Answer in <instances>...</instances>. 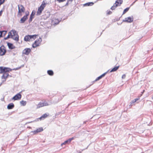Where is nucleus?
Returning a JSON list of instances; mask_svg holds the SVG:
<instances>
[{"label": "nucleus", "mask_w": 153, "mask_h": 153, "mask_svg": "<svg viewBox=\"0 0 153 153\" xmlns=\"http://www.w3.org/2000/svg\"><path fill=\"white\" fill-rule=\"evenodd\" d=\"M137 1V0H135V1H134V3H135V1Z\"/></svg>", "instance_id": "3c124183"}, {"label": "nucleus", "mask_w": 153, "mask_h": 153, "mask_svg": "<svg viewBox=\"0 0 153 153\" xmlns=\"http://www.w3.org/2000/svg\"><path fill=\"white\" fill-rule=\"evenodd\" d=\"M1 36L2 37H4L5 36V35L7 33V31L5 30H3L1 31Z\"/></svg>", "instance_id": "4be33fe9"}, {"label": "nucleus", "mask_w": 153, "mask_h": 153, "mask_svg": "<svg viewBox=\"0 0 153 153\" xmlns=\"http://www.w3.org/2000/svg\"><path fill=\"white\" fill-rule=\"evenodd\" d=\"M114 67H119V66H115Z\"/></svg>", "instance_id": "09e8293b"}, {"label": "nucleus", "mask_w": 153, "mask_h": 153, "mask_svg": "<svg viewBox=\"0 0 153 153\" xmlns=\"http://www.w3.org/2000/svg\"><path fill=\"white\" fill-rule=\"evenodd\" d=\"M29 15V13L28 11L26 12L25 15L20 20V23H24L28 19V16Z\"/></svg>", "instance_id": "423d86ee"}, {"label": "nucleus", "mask_w": 153, "mask_h": 153, "mask_svg": "<svg viewBox=\"0 0 153 153\" xmlns=\"http://www.w3.org/2000/svg\"><path fill=\"white\" fill-rule=\"evenodd\" d=\"M95 81V80H94V81H93L92 82H91V85H90L88 87H87V88H88V87H89L90 86H91V85H93V84L94 83V82H95L96 81Z\"/></svg>", "instance_id": "473e14b6"}, {"label": "nucleus", "mask_w": 153, "mask_h": 153, "mask_svg": "<svg viewBox=\"0 0 153 153\" xmlns=\"http://www.w3.org/2000/svg\"><path fill=\"white\" fill-rule=\"evenodd\" d=\"M26 102L24 100H22L20 102V103L22 106H24L26 104Z\"/></svg>", "instance_id": "412c9836"}, {"label": "nucleus", "mask_w": 153, "mask_h": 153, "mask_svg": "<svg viewBox=\"0 0 153 153\" xmlns=\"http://www.w3.org/2000/svg\"><path fill=\"white\" fill-rule=\"evenodd\" d=\"M1 31H0V38H1V37H2V36H1Z\"/></svg>", "instance_id": "49530a36"}, {"label": "nucleus", "mask_w": 153, "mask_h": 153, "mask_svg": "<svg viewBox=\"0 0 153 153\" xmlns=\"http://www.w3.org/2000/svg\"><path fill=\"white\" fill-rule=\"evenodd\" d=\"M18 15L20 16H22V13L24 12L25 10V7L22 5H18Z\"/></svg>", "instance_id": "39448f33"}, {"label": "nucleus", "mask_w": 153, "mask_h": 153, "mask_svg": "<svg viewBox=\"0 0 153 153\" xmlns=\"http://www.w3.org/2000/svg\"><path fill=\"white\" fill-rule=\"evenodd\" d=\"M35 14V12L34 10L33 11L30 15V17L28 20V22L29 23L30 22L32 21V19L34 18Z\"/></svg>", "instance_id": "ddd939ff"}, {"label": "nucleus", "mask_w": 153, "mask_h": 153, "mask_svg": "<svg viewBox=\"0 0 153 153\" xmlns=\"http://www.w3.org/2000/svg\"><path fill=\"white\" fill-rule=\"evenodd\" d=\"M90 121V120H86L85 121H84L83 124H86V122H88Z\"/></svg>", "instance_id": "e433bc0d"}, {"label": "nucleus", "mask_w": 153, "mask_h": 153, "mask_svg": "<svg viewBox=\"0 0 153 153\" xmlns=\"http://www.w3.org/2000/svg\"><path fill=\"white\" fill-rule=\"evenodd\" d=\"M112 12L111 11H109L108 13V14H110Z\"/></svg>", "instance_id": "c03bdc74"}, {"label": "nucleus", "mask_w": 153, "mask_h": 153, "mask_svg": "<svg viewBox=\"0 0 153 153\" xmlns=\"http://www.w3.org/2000/svg\"><path fill=\"white\" fill-rule=\"evenodd\" d=\"M139 99V98H138L135 99H134V102H136L137 100Z\"/></svg>", "instance_id": "79ce46f5"}, {"label": "nucleus", "mask_w": 153, "mask_h": 153, "mask_svg": "<svg viewBox=\"0 0 153 153\" xmlns=\"http://www.w3.org/2000/svg\"><path fill=\"white\" fill-rule=\"evenodd\" d=\"M49 114H45L43 115H42L40 117L36 119V120H35L34 121H31L29 123H31L33 122L34 121H37L39 120H44L45 118L47 117L48 115Z\"/></svg>", "instance_id": "0eeeda50"}, {"label": "nucleus", "mask_w": 153, "mask_h": 153, "mask_svg": "<svg viewBox=\"0 0 153 153\" xmlns=\"http://www.w3.org/2000/svg\"><path fill=\"white\" fill-rule=\"evenodd\" d=\"M71 104V103H69L68 104V106H67V107H68V106H69Z\"/></svg>", "instance_id": "de8ad7c7"}, {"label": "nucleus", "mask_w": 153, "mask_h": 153, "mask_svg": "<svg viewBox=\"0 0 153 153\" xmlns=\"http://www.w3.org/2000/svg\"><path fill=\"white\" fill-rule=\"evenodd\" d=\"M36 41H37V42L40 44L41 42L42 41V39L40 37L38 39L36 40Z\"/></svg>", "instance_id": "7c9ffc66"}, {"label": "nucleus", "mask_w": 153, "mask_h": 153, "mask_svg": "<svg viewBox=\"0 0 153 153\" xmlns=\"http://www.w3.org/2000/svg\"><path fill=\"white\" fill-rule=\"evenodd\" d=\"M37 131H36V130H34V131H32L30 132V134L31 135H33L34 134H36L37 133Z\"/></svg>", "instance_id": "a878e982"}, {"label": "nucleus", "mask_w": 153, "mask_h": 153, "mask_svg": "<svg viewBox=\"0 0 153 153\" xmlns=\"http://www.w3.org/2000/svg\"><path fill=\"white\" fill-rule=\"evenodd\" d=\"M21 92H22L16 94L12 98V99L14 100H18L20 99L22 97V95L20 94Z\"/></svg>", "instance_id": "1a4fd4ad"}, {"label": "nucleus", "mask_w": 153, "mask_h": 153, "mask_svg": "<svg viewBox=\"0 0 153 153\" xmlns=\"http://www.w3.org/2000/svg\"><path fill=\"white\" fill-rule=\"evenodd\" d=\"M2 13V11L1 10L0 11V16L1 15Z\"/></svg>", "instance_id": "a18cd8bd"}, {"label": "nucleus", "mask_w": 153, "mask_h": 153, "mask_svg": "<svg viewBox=\"0 0 153 153\" xmlns=\"http://www.w3.org/2000/svg\"><path fill=\"white\" fill-rule=\"evenodd\" d=\"M21 68H16L13 69H11L9 68H0V73L3 74L1 78L2 79H7L9 76L8 72L12 70H17Z\"/></svg>", "instance_id": "f257e3e1"}, {"label": "nucleus", "mask_w": 153, "mask_h": 153, "mask_svg": "<svg viewBox=\"0 0 153 153\" xmlns=\"http://www.w3.org/2000/svg\"><path fill=\"white\" fill-rule=\"evenodd\" d=\"M31 51V50L29 48H26L23 51V53L26 55H28Z\"/></svg>", "instance_id": "9b49d317"}, {"label": "nucleus", "mask_w": 153, "mask_h": 153, "mask_svg": "<svg viewBox=\"0 0 153 153\" xmlns=\"http://www.w3.org/2000/svg\"><path fill=\"white\" fill-rule=\"evenodd\" d=\"M14 107V105L13 103H9L7 106V108L8 109H11Z\"/></svg>", "instance_id": "2eb2a0df"}, {"label": "nucleus", "mask_w": 153, "mask_h": 153, "mask_svg": "<svg viewBox=\"0 0 153 153\" xmlns=\"http://www.w3.org/2000/svg\"><path fill=\"white\" fill-rule=\"evenodd\" d=\"M134 103V100H133L131 102V104L129 105V108H130L132 105V104Z\"/></svg>", "instance_id": "2f4dec72"}, {"label": "nucleus", "mask_w": 153, "mask_h": 153, "mask_svg": "<svg viewBox=\"0 0 153 153\" xmlns=\"http://www.w3.org/2000/svg\"><path fill=\"white\" fill-rule=\"evenodd\" d=\"M43 106H46L49 105L48 103L46 101L44 102L43 103Z\"/></svg>", "instance_id": "c756f323"}, {"label": "nucleus", "mask_w": 153, "mask_h": 153, "mask_svg": "<svg viewBox=\"0 0 153 153\" xmlns=\"http://www.w3.org/2000/svg\"><path fill=\"white\" fill-rule=\"evenodd\" d=\"M61 20H59L57 19H53L52 22V23L53 25H56L58 24Z\"/></svg>", "instance_id": "4468645a"}, {"label": "nucleus", "mask_w": 153, "mask_h": 153, "mask_svg": "<svg viewBox=\"0 0 153 153\" xmlns=\"http://www.w3.org/2000/svg\"><path fill=\"white\" fill-rule=\"evenodd\" d=\"M74 137H72V138H70L68 139L69 140V141L70 142H71L72 140L74 139Z\"/></svg>", "instance_id": "c9c22d12"}, {"label": "nucleus", "mask_w": 153, "mask_h": 153, "mask_svg": "<svg viewBox=\"0 0 153 153\" xmlns=\"http://www.w3.org/2000/svg\"><path fill=\"white\" fill-rule=\"evenodd\" d=\"M94 4L93 2H89L85 4V5L86 6H92Z\"/></svg>", "instance_id": "c85d7f7f"}, {"label": "nucleus", "mask_w": 153, "mask_h": 153, "mask_svg": "<svg viewBox=\"0 0 153 153\" xmlns=\"http://www.w3.org/2000/svg\"><path fill=\"white\" fill-rule=\"evenodd\" d=\"M48 74L51 76L53 75L54 74L53 71L52 70H48L47 71Z\"/></svg>", "instance_id": "aec40b11"}, {"label": "nucleus", "mask_w": 153, "mask_h": 153, "mask_svg": "<svg viewBox=\"0 0 153 153\" xmlns=\"http://www.w3.org/2000/svg\"><path fill=\"white\" fill-rule=\"evenodd\" d=\"M6 52V50L5 47L4 45L1 46L0 47V55H4Z\"/></svg>", "instance_id": "6e6552de"}, {"label": "nucleus", "mask_w": 153, "mask_h": 153, "mask_svg": "<svg viewBox=\"0 0 153 153\" xmlns=\"http://www.w3.org/2000/svg\"><path fill=\"white\" fill-rule=\"evenodd\" d=\"M152 99H153V96L152 97Z\"/></svg>", "instance_id": "864d4df0"}, {"label": "nucleus", "mask_w": 153, "mask_h": 153, "mask_svg": "<svg viewBox=\"0 0 153 153\" xmlns=\"http://www.w3.org/2000/svg\"><path fill=\"white\" fill-rule=\"evenodd\" d=\"M133 21V17H128L127 18H126L124 19L123 20V22L128 23H131Z\"/></svg>", "instance_id": "9d476101"}, {"label": "nucleus", "mask_w": 153, "mask_h": 153, "mask_svg": "<svg viewBox=\"0 0 153 153\" xmlns=\"http://www.w3.org/2000/svg\"><path fill=\"white\" fill-rule=\"evenodd\" d=\"M7 45L9 48L11 49H14L15 48V47L13 46V45L10 43H8Z\"/></svg>", "instance_id": "dca6fc26"}, {"label": "nucleus", "mask_w": 153, "mask_h": 153, "mask_svg": "<svg viewBox=\"0 0 153 153\" xmlns=\"http://www.w3.org/2000/svg\"><path fill=\"white\" fill-rule=\"evenodd\" d=\"M70 142L69 141V140L68 139L66 140L65 141L64 143L61 144V145H65L66 144H69Z\"/></svg>", "instance_id": "bb28decb"}, {"label": "nucleus", "mask_w": 153, "mask_h": 153, "mask_svg": "<svg viewBox=\"0 0 153 153\" xmlns=\"http://www.w3.org/2000/svg\"><path fill=\"white\" fill-rule=\"evenodd\" d=\"M4 80H3L1 82V84H2L4 82H5L6 80V79H4Z\"/></svg>", "instance_id": "4c0bfd02"}, {"label": "nucleus", "mask_w": 153, "mask_h": 153, "mask_svg": "<svg viewBox=\"0 0 153 153\" xmlns=\"http://www.w3.org/2000/svg\"><path fill=\"white\" fill-rule=\"evenodd\" d=\"M11 31L13 32V35H12V33H11V32H9L8 35L10 36V37H12V36H15L16 33V31L15 30H12Z\"/></svg>", "instance_id": "f3484780"}, {"label": "nucleus", "mask_w": 153, "mask_h": 153, "mask_svg": "<svg viewBox=\"0 0 153 153\" xmlns=\"http://www.w3.org/2000/svg\"><path fill=\"white\" fill-rule=\"evenodd\" d=\"M59 3H61L65 1L66 0H56Z\"/></svg>", "instance_id": "72a5a7b5"}, {"label": "nucleus", "mask_w": 153, "mask_h": 153, "mask_svg": "<svg viewBox=\"0 0 153 153\" xmlns=\"http://www.w3.org/2000/svg\"><path fill=\"white\" fill-rule=\"evenodd\" d=\"M126 75L125 74H123L122 76V79H125L126 78Z\"/></svg>", "instance_id": "58836bf2"}, {"label": "nucleus", "mask_w": 153, "mask_h": 153, "mask_svg": "<svg viewBox=\"0 0 153 153\" xmlns=\"http://www.w3.org/2000/svg\"><path fill=\"white\" fill-rule=\"evenodd\" d=\"M123 3V0H117L113 5L111 7V9L112 10H114L117 7L120 6Z\"/></svg>", "instance_id": "7ed1b4c3"}, {"label": "nucleus", "mask_w": 153, "mask_h": 153, "mask_svg": "<svg viewBox=\"0 0 153 153\" xmlns=\"http://www.w3.org/2000/svg\"><path fill=\"white\" fill-rule=\"evenodd\" d=\"M129 7H127L123 11V15L125 14L126 12H127L129 10Z\"/></svg>", "instance_id": "cd10ccee"}, {"label": "nucleus", "mask_w": 153, "mask_h": 153, "mask_svg": "<svg viewBox=\"0 0 153 153\" xmlns=\"http://www.w3.org/2000/svg\"><path fill=\"white\" fill-rule=\"evenodd\" d=\"M68 1V2H72L73 1V0H68L67 1Z\"/></svg>", "instance_id": "37998d69"}, {"label": "nucleus", "mask_w": 153, "mask_h": 153, "mask_svg": "<svg viewBox=\"0 0 153 153\" xmlns=\"http://www.w3.org/2000/svg\"><path fill=\"white\" fill-rule=\"evenodd\" d=\"M37 41H35L34 43L32 45V47L33 48H35L36 47L38 46L39 45V44L37 42Z\"/></svg>", "instance_id": "a211bd4d"}, {"label": "nucleus", "mask_w": 153, "mask_h": 153, "mask_svg": "<svg viewBox=\"0 0 153 153\" xmlns=\"http://www.w3.org/2000/svg\"><path fill=\"white\" fill-rule=\"evenodd\" d=\"M5 1V0H0V4H2Z\"/></svg>", "instance_id": "f704fd0d"}, {"label": "nucleus", "mask_w": 153, "mask_h": 153, "mask_svg": "<svg viewBox=\"0 0 153 153\" xmlns=\"http://www.w3.org/2000/svg\"><path fill=\"white\" fill-rule=\"evenodd\" d=\"M43 106V103H42L41 102H39V104H38L37 106V108H40L41 107Z\"/></svg>", "instance_id": "5701e85b"}, {"label": "nucleus", "mask_w": 153, "mask_h": 153, "mask_svg": "<svg viewBox=\"0 0 153 153\" xmlns=\"http://www.w3.org/2000/svg\"><path fill=\"white\" fill-rule=\"evenodd\" d=\"M10 38V36L8 35L6 37L4 38V39L5 40H7L8 39V38Z\"/></svg>", "instance_id": "ea45409f"}, {"label": "nucleus", "mask_w": 153, "mask_h": 153, "mask_svg": "<svg viewBox=\"0 0 153 153\" xmlns=\"http://www.w3.org/2000/svg\"><path fill=\"white\" fill-rule=\"evenodd\" d=\"M16 37H14V36L10 37L12 39H13L14 40H15L18 41L19 40V36L18 34H16Z\"/></svg>", "instance_id": "6ab92c4d"}, {"label": "nucleus", "mask_w": 153, "mask_h": 153, "mask_svg": "<svg viewBox=\"0 0 153 153\" xmlns=\"http://www.w3.org/2000/svg\"><path fill=\"white\" fill-rule=\"evenodd\" d=\"M119 68H113L109 72L110 73L116 71Z\"/></svg>", "instance_id": "393cba45"}, {"label": "nucleus", "mask_w": 153, "mask_h": 153, "mask_svg": "<svg viewBox=\"0 0 153 153\" xmlns=\"http://www.w3.org/2000/svg\"><path fill=\"white\" fill-rule=\"evenodd\" d=\"M2 84H1V83L0 84V86Z\"/></svg>", "instance_id": "603ef678"}, {"label": "nucleus", "mask_w": 153, "mask_h": 153, "mask_svg": "<svg viewBox=\"0 0 153 153\" xmlns=\"http://www.w3.org/2000/svg\"><path fill=\"white\" fill-rule=\"evenodd\" d=\"M37 35H27L26 36L24 37V40L25 41H29L31 39H33V40L35 39L36 36Z\"/></svg>", "instance_id": "20e7f679"}, {"label": "nucleus", "mask_w": 153, "mask_h": 153, "mask_svg": "<svg viewBox=\"0 0 153 153\" xmlns=\"http://www.w3.org/2000/svg\"><path fill=\"white\" fill-rule=\"evenodd\" d=\"M46 4L45 3L44 1L42 2V4L41 5V6L38 9L36 14L37 15L39 16L40 15L42 11L45 7Z\"/></svg>", "instance_id": "f03ea898"}, {"label": "nucleus", "mask_w": 153, "mask_h": 153, "mask_svg": "<svg viewBox=\"0 0 153 153\" xmlns=\"http://www.w3.org/2000/svg\"><path fill=\"white\" fill-rule=\"evenodd\" d=\"M109 70H108L106 72L104 73L100 76L96 78V79H95V81H98L100 79H101V78H102V77H104L105 75L108 72Z\"/></svg>", "instance_id": "f8f14e48"}, {"label": "nucleus", "mask_w": 153, "mask_h": 153, "mask_svg": "<svg viewBox=\"0 0 153 153\" xmlns=\"http://www.w3.org/2000/svg\"><path fill=\"white\" fill-rule=\"evenodd\" d=\"M144 91H145V90H143V92H142V94H143Z\"/></svg>", "instance_id": "8fccbe9b"}, {"label": "nucleus", "mask_w": 153, "mask_h": 153, "mask_svg": "<svg viewBox=\"0 0 153 153\" xmlns=\"http://www.w3.org/2000/svg\"><path fill=\"white\" fill-rule=\"evenodd\" d=\"M68 3H69V2H68V1H67V3H66V4H65V6H68V4H68Z\"/></svg>", "instance_id": "a19ab883"}, {"label": "nucleus", "mask_w": 153, "mask_h": 153, "mask_svg": "<svg viewBox=\"0 0 153 153\" xmlns=\"http://www.w3.org/2000/svg\"><path fill=\"white\" fill-rule=\"evenodd\" d=\"M36 130L37 131L38 133H39L43 131V129L42 127L39 128H37Z\"/></svg>", "instance_id": "b1692460"}]
</instances>
